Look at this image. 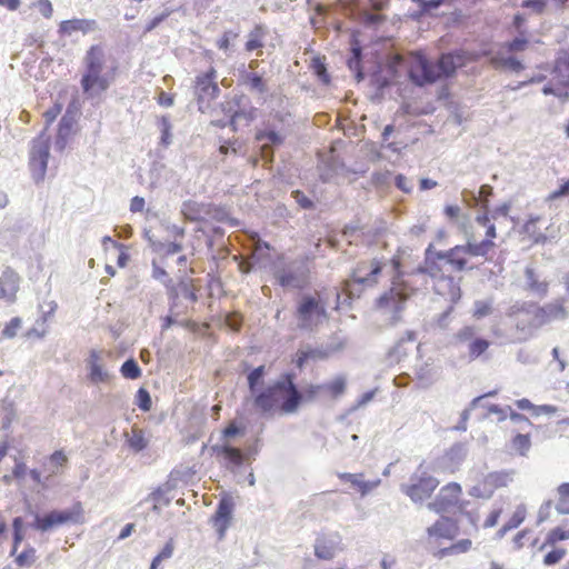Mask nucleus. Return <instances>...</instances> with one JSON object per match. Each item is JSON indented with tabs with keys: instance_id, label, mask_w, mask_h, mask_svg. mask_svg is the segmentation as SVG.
<instances>
[{
	"instance_id": "obj_9",
	"label": "nucleus",
	"mask_w": 569,
	"mask_h": 569,
	"mask_svg": "<svg viewBox=\"0 0 569 569\" xmlns=\"http://www.w3.org/2000/svg\"><path fill=\"white\" fill-rule=\"evenodd\" d=\"M50 156V140L41 132L32 140L29 166L36 183L43 181Z\"/></svg>"
},
{
	"instance_id": "obj_31",
	"label": "nucleus",
	"mask_w": 569,
	"mask_h": 569,
	"mask_svg": "<svg viewBox=\"0 0 569 569\" xmlns=\"http://www.w3.org/2000/svg\"><path fill=\"white\" fill-rule=\"evenodd\" d=\"M128 446L134 451L140 452L144 450L148 446V441L144 438V432L142 429L133 427L131 430V436L127 439Z\"/></svg>"
},
{
	"instance_id": "obj_60",
	"label": "nucleus",
	"mask_w": 569,
	"mask_h": 569,
	"mask_svg": "<svg viewBox=\"0 0 569 569\" xmlns=\"http://www.w3.org/2000/svg\"><path fill=\"white\" fill-rule=\"evenodd\" d=\"M501 513H502L501 508L493 509L492 511H490V513L487 516L486 520L483 521V525H482L483 528L495 527L498 523Z\"/></svg>"
},
{
	"instance_id": "obj_38",
	"label": "nucleus",
	"mask_w": 569,
	"mask_h": 569,
	"mask_svg": "<svg viewBox=\"0 0 569 569\" xmlns=\"http://www.w3.org/2000/svg\"><path fill=\"white\" fill-rule=\"evenodd\" d=\"M134 403L143 412L150 411L152 407L150 392L146 388L140 387L136 393Z\"/></svg>"
},
{
	"instance_id": "obj_25",
	"label": "nucleus",
	"mask_w": 569,
	"mask_h": 569,
	"mask_svg": "<svg viewBox=\"0 0 569 569\" xmlns=\"http://www.w3.org/2000/svg\"><path fill=\"white\" fill-rule=\"evenodd\" d=\"M569 540V526L562 525L550 529L545 538L543 543L541 545V549L546 547H558L560 541Z\"/></svg>"
},
{
	"instance_id": "obj_54",
	"label": "nucleus",
	"mask_w": 569,
	"mask_h": 569,
	"mask_svg": "<svg viewBox=\"0 0 569 569\" xmlns=\"http://www.w3.org/2000/svg\"><path fill=\"white\" fill-rule=\"evenodd\" d=\"M569 196V179L563 181L560 187L547 196V201H555L559 198Z\"/></svg>"
},
{
	"instance_id": "obj_45",
	"label": "nucleus",
	"mask_w": 569,
	"mask_h": 569,
	"mask_svg": "<svg viewBox=\"0 0 569 569\" xmlns=\"http://www.w3.org/2000/svg\"><path fill=\"white\" fill-rule=\"evenodd\" d=\"M322 387L330 393L332 398H337L345 392L346 381L343 378L339 377L331 382L323 385Z\"/></svg>"
},
{
	"instance_id": "obj_57",
	"label": "nucleus",
	"mask_w": 569,
	"mask_h": 569,
	"mask_svg": "<svg viewBox=\"0 0 569 569\" xmlns=\"http://www.w3.org/2000/svg\"><path fill=\"white\" fill-rule=\"evenodd\" d=\"M257 140H268L274 144H280L282 142L280 134L273 130L257 133Z\"/></svg>"
},
{
	"instance_id": "obj_59",
	"label": "nucleus",
	"mask_w": 569,
	"mask_h": 569,
	"mask_svg": "<svg viewBox=\"0 0 569 569\" xmlns=\"http://www.w3.org/2000/svg\"><path fill=\"white\" fill-rule=\"evenodd\" d=\"M491 312V306L485 301L476 302L473 317L477 319L483 318Z\"/></svg>"
},
{
	"instance_id": "obj_8",
	"label": "nucleus",
	"mask_w": 569,
	"mask_h": 569,
	"mask_svg": "<svg viewBox=\"0 0 569 569\" xmlns=\"http://www.w3.org/2000/svg\"><path fill=\"white\" fill-rule=\"evenodd\" d=\"M408 73L410 80L418 86L433 83L440 79L437 63L428 60L422 52L410 53Z\"/></svg>"
},
{
	"instance_id": "obj_23",
	"label": "nucleus",
	"mask_w": 569,
	"mask_h": 569,
	"mask_svg": "<svg viewBox=\"0 0 569 569\" xmlns=\"http://www.w3.org/2000/svg\"><path fill=\"white\" fill-rule=\"evenodd\" d=\"M94 24H96L94 20H88V19L63 20L59 24V32L61 34H66V36H71L73 32H77V31L87 33L88 31L92 30Z\"/></svg>"
},
{
	"instance_id": "obj_4",
	"label": "nucleus",
	"mask_w": 569,
	"mask_h": 569,
	"mask_svg": "<svg viewBox=\"0 0 569 569\" xmlns=\"http://www.w3.org/2000/svg\"><path fill=\"white\" fill-rule=\"evenodd\" d=\"M420 272L427 274L431 279V286L436 295L442 298L451 307L461 298V288L459 281L452 276L445 273V266L437 260H425Z\"/></svg>"
},
{
	"instance_id": "obj_64",
	"label": "nucleus",
	"mask_w": 569,
	"mask_h": 569,
	"mask_svg": "<svg viewBox=\"0 0 569 569\" xmlns=\"http://www.w3.org/2000/svg\"><path fill=\"white\" fill-rule=\"evenodd\" d=\"M248 82L251 88L257 89L260 92L266 90L264 82L260 76L252 73L248 77Z\"/></svg>"
},
{
	"instance_id": "obj_20",
	"label": "nucleus",
	"mask_w": 569,
	"mask_h": 569,
	"mask_svg": "<svg viewBox=\"0 0 569 569\" xmlns=\"http://www.w3.org/2000/svg\"><path fill=\"white\" fill-rule=\"evenodd\" d=\"M169 300L171 301V310L177 306V300L183 298L191 302L197 300L196 292L189 281L180 280L178 283H171L167 289Z\"/></svg>"
},
{
	"instance_id": "obj_32",
	"label": "nucleus",
	"mask_w": 569,
	"mask_h": 569,
	"mask_svg": "<svg viewBox=\"0 0 569 569\" xmlns=\"http://www.w3.org/2000/svg\"><path fill=\"white\" fill-rule=\"evenodd\" d=\"M120 373L129 380L139 379L142 375L141 368L134 358H128L120 367Z\"/></svg>"
},
{
	"instance_id": "obj_15",
	"label": "nucleus",
	"mask_w": 569,
	"mask_h": 569,
	"mask_svg": "<svg viewBox=\"0 0 569 569\" xmlns=\"http://www.w3.org/2000/svg\"><path fill=\"white\" fill-rule=\"evenodd\" d=\"M234 506V497L230 492H222L216 510V529L219 532V538H222L224 531L231 526Z\"/></svg>"
},
{
	"instance_id": "obj_2",
	"label": "nucleus",
	"mask_w": 569,
	"mask_h": 569,
	"mask_svg": "<svg viewBox=\"0 0 569 569\" xmlns=\"http://www.w3.org/2000/svg\"><path fill=\"white\" fill-rule=\"evenodd\" d=\"M299 390L293 376L287 373L282 380L274 382L254 397L253 405L262 412L278 411L282 415L295 413L299 408Z\"/></svg>"
},
{
	"instance_id": "obj_14",
	"label": "nucleus",
	"mask_w": 569,
	"mask_h": 569,
	"mask_svg": "<svg viewBox=\"0 0 569 569\" xmlns=\"http://www.w3.org/2000/svg\"><path fill=\"white\" fill-rule=\"evenodd\" d=\"M276 279L281 287L303 289L310 283V269L307 264L296 271L280 269L276 272Z\"/></svg>"
},
{
	"instance_id": "obj_40",
	"label": "nucleus",
	"mask_w": 569,
	"mask_h": 569,
	"mask_svg": "<svg viewBox=\"0 0 569 569\" xmlns=\"http://www.w3.org/2000/svg\"><path fill=\"white\" fill-rule=\"evenodd\" d=\"M19 289V284L17 280H10L9 282H4L0 278V299H7L12 301L16 297V293Z\"/></svg>"
},
{
	"instance_id": "obj_47",
	"label": "nucleus",
	"mask_w": 569,
	"mask_h": 569,
	"mask_svg": "<svg viewBox=\"0 0 569 569\" xmlns=\"http://www.w3.org/2000/svg\"><path fill=\"white\" fill-rule=\"evenodd\" d=\"M264 376V367L259 366L248 375V385L251 392H254L257 387L262 383Z\"/></svg>"
},
{
	"instance_id": "obj_35",
	"label": "nucleus",
	"mask_w": 569,
	"mask_h": 569,
	"mask_svg": "<svg viewBox=\"0 0 569 569\" xmlns=\"http://www.w3.org/2000/svg\"><path fill=\"white\" fill-rule=\"evenodd\" d=\"M531 447L530 435H516L511 440V449L517 453L525 456Z\"/></svg>"
},
{
	"instance_id": "obj_27",
	"label": "nucleus",
	"mask_w": 569,
	"mask_h": 569,
	"mask_svg": "<svg viewBox=\"0 0 569 569\" xmlns=\"http://www.w3.org/2000/svg\"><path fill=\"white\" fill-rule=\"evenodd\" d=\"M257 109L253 107L241 108L231 116L230 123L234 130L241 127H248L256 118Z\"/></svg>"
},
{
	"instance_id": "obj_28",
	"label": "nucleus",
	"mask_w": 569,
	"mask_h": 569,
	"mask_svg": "<svg viewBox=\"0 0 569 569\" xmlns=\"http://www.w3.org/2000/svg\"><path fill=\"white\" fill-rule=\"evenodd\" d=\"M100 356L96 350L90 351L89 356V378L92 382H103L108 379V372L103 370V368L98 363Z\"/></svg>"
},
{
	"instance_id": "obj_5",
	"label": "nucleus",
	"mask_w": 569,
	"mask_h": 569,
	"mask_svg": "<svg viewBox=\"0 0 569 569\" xmlns=\"http://www.w3.org/2000/svg\"><path fill=\"white\" fill-rule=\"evenodd\" d=\"M29 513L33 516V521L30 523V527L41 532H47L69 523H83L84 521V511L80 501H76L71 508L53 509L44 515L32 511L29 506Z\"/></svg>"
},
{
	"instance_id": "obj_18",
	"label": "nucleus",
	"mask_w": 569,
	"mask_h": 569,
	"mask_svg": "<svg viewBox=\"0 0 569 569\" xmlns=\"http://www.w3.org/2000/svg\"><path fill=\"white\" fill-rule=\"evenodd\" d=\"M468 60L469 58L463 52L442 54L437 62V69L440 72V78L452 76L458 68L466 66Z\"/></svg>"
},
{
	"instance_id": "obj_7",
	"label": "nucleus",
	"mask_w": 569,
	"mask_h": 569,
	"mask_svg": "<svg viewBox=\"0 0 569 569\" xmlns=\"http://www.w3.org/2000/svg\"><path fill=\"white\" fill-rule=\"evenodd\" d=\"M439 486V480L427 470H417L409 482L401 486V491L413 502H422L433 495Z\"/></svg>"
},
{
	"instance_id": "obj_13",
	"label": "nucleus",
	"mask_w": 569,
	"mask_h": 569,
	"mask_svg": "<svg viewBox=\"0 0 569 569\" xmlns=\"http://www.w3.org/2000/svg\"><path fill=\"white\" fill-rule=\"evenodd\" d=\"M461 496V486L457 482H449L441 487L435 500L428 507L438 513L448 512L460 505Z\"/></svg>"
},
{
	"instance_id": "obj_34",
	"label": "nucleus",
	"mask_w": 569,
	"mask_h": 569,
	"mask_svg": "<svg viewBox=\"0 0 569 569\" xmlns=\"http://www.w3.org/2000/svg\"><path fill=\"white\" fill-rule=\"evenodd\" d=\"M171 489H168V487L164 485L163 487L157 488L153 492H151L148 497L149 500H152L153 507L152 510L156 512H159V503H163L164 506H168L170 503L171 498L167 496V493Z\"/></svg>"
},
{
	"instance_id": "obj_63",
	"label": "nucleus",
	"mask_w": 569,
	"mask_h": 569,
	"mask_svg": "<svg viewBox=\"0 0 569 569\" xmlns=\"http://www.w3.org/2000/svg\"><path fill=\"white\" fill-rule=\"evenodd\" d=\"M38 10L44 18H51L53 13L52 4L49 0H39Z\"/></svg>"
},
{
	"instance_id": "obj_19",
	"label": "nucleus",
	"mask_w": 569,
	"mask_h": 569,
	"mask_svg": "<svg viewBox=\"0 0 569 569\" xmlns=\"http://www.w3.org/2000/svg\"><path fill=\"white\" fill-rule=\"evenodd\" d=\"M340 548V538L338 535L332 537L321 536L315 543V556L321 560H332Z\"/></svg>"
},
{
	"instance_id": "obj_43",
	"label": "nucleus",
	"mask_w": 569,
	"mask_h": 569,
	"mask_svg": "<svg viewBox=\"0 0 569 569\" xmlns=\"http://www.w3.org/2000/svg\"><path fill=\"white\" fill-rule=\"evenodd\" d=\"M526 517H527L526 506L519 505V506H517L513 513L511 515V517L508 519V521L506 523L509 526V528L516 529L525 521Z\"/></svg>"
},
{
	"instance_id": "obj_29",
	"label": "nucleus",
	"mask_w": 569,
	"mask_h": 569,
	"mask_svg": "<svg viewBox=\"0 0 569 569\" xmlns=\"http://www.w3.org/2000/svg\"><path fill=\"white\" fill-rule=\"evenodd\" d=\"M216 450L222 458L226 460V462L231 467H239L242 465L244 460V455L242 451L238 448L230 447L228 445H223L220 448L216 447Z\"/></svg>"
},
{
	"instance_id": "obj_62",
	"label": "nucleus",
	"mask_w": 569,
	"mask_h": 569,
	"mask_svg": "<svg viewBox=\"0 0 569 569\" xmlns=\"http://www.w3.org/2000/svg\"><path fill=\"white\" fill-rule=\"evenodd\" d=\"M530 535V530L529 529H523L521 531H519L515 537H513V540H512V543H513V549L515 550H520L521 548H523L525 546V539L528 538V536Z\"/></svg>"
},
{
	"instance_id": "obj_56",
	"label": "nucleus",
	"mask_w": 569,
	"mask_h": 569,
	"mask_svg": "<svg viewBox=\"0 0 569 569\" xmlns=\"http://www.w3.org/2000/svg\"><path fill=\"white\" fill-rule=\"evenodd\" d=\"M476 336V329L472 326H466L456 333L459 342H467Z\"/></svg>"
},
{
	"instance_id": "obj_46",
	"label": "nucleus",
	"mask_w": 569,
	"mask_h": 569,
	"mask_svg": "<svg viewBox=\"0 0 569 569\" xmlns=\"http://www.w3.org/2000/svg\"><path fill=\"white\" fill-rule=\"evenodd\" d=\"M323 389L322 385H309L307 386L302 392L299 391V396H300V399H299V406L301 405V402L303 401H313L318 395L320 393V391Z\"/></svg>"
},
{
	"instance_id": "obj_33",
	"label": "nucleus",
	"mask_w": 569,
	"mask_h": 569,
	"mask_svg": "<svg viewBox=\"0 0 569 569\" xmlns=\"http://www.w3.org/2000/svg\"><path fill=\"white\" fill-rule=\"evenodd\" d=\"M157 126L161 132L160 146H162L163 148H167L168 146L171 144V138H172V134H171L172 124L170 122L169 116H161L158 119Z\"/></svg>"
},
{
	"instance_id": "obj_61",
	"label": "nucleus",
	"mask_w": 569,
	"mask_h": 569,
	"mask_svg": "<svg viewBox=\"0 0 569 569\" xmlns=\"http://www.w3.org/2000/svg\"><path fill=\"white\" fill-rule=\"evenodd\" d=\"M226 325L232 330L238 331L242 325V317L239 313L228 315L226 318Z\"/></svg>"
},
{
	"instance_id": "obj_24",
	"label": "nucleus",
	"mask_w": 569,
	"mask_h": 569,
	"mask_svg": "<svg viewBox=\"0 0 569 569\" xmlns=\"http://www.w3.org/2000/svg\"><path fill=\"white\" fill-rule=\"evenodd\" d=\"M267 36V29L262 24H256L253 29L248 33V40L244 44V49L248 52L263 48L264 39Z\"/></svg>"
},
{
	"instance_id": "obj_16",
	"label": "nucleus",
	"mask_w": 569,
	"mask_h": 569,
	"mask_svg": "<svg viewBox=\"0 0 569 569\" xmlns=\"http://www.w3.org/2000/svg\"><path fill=\"white\" fill-rule=\"evenodd\" d=\"M382 270V263L378 259L361 260L352 272L355 282L361 284H375Z\"/></svg>"
},
{
	"instance_id": "obj_26",
	"label": "nucleus",
	"mask_w": 569,
	"mask_h": 569,
	"mask_svg": "<svg viewBox=\"0 0 569 569\" xmlns=\"http://www.w3.org/2000/svg\"><path fill=\"white\" fill-rule=\"evenodd\" d=\"M328 357V353L321 349H299L296 353L295 363L297 368L302 369L309 360H322Z\"/></svg>"
},
{
	"instance_id": "obj_17",
	"label": "nucleus",
	"mask_w": 569,
	"mask_h": 569,
	"mask_svg": "<svg viewBox=\"0 0 569 569\" xmlns=\"http://www.w3.org/2000/svg\"><path fill=\"white\" fill-rule=\"evenodd\" d=\"M401 303V295L391 289L390 291L386 292L379 298L377 308L383 315H390L391 323H395L399 319V313L403 309V306Z\"/></svg>"
},
{
	"instance_id": "obj_12",
	"label": "nucleus",
	"mask_w": 569,
	"mask_h": 569,
	"mask_svg": "<svg viewBox=\"0 0 569 569\" xmlns=\"http://www.w3.org/2000/svg\"><path fill=\"white\" fill-rule=\"evenodd\" d=\"M509 481L510 475L508 472H490L478 479V481L471 487L469 493L476 498H490L497 489L506 487Z\"/></svg>"
},
{
	"instance_id": "obj_30",
	"label": "nucleus",
	"mask_w": 569,
	"mask_h": 569,
	"mask_svg": "<svg viewBox=\"0 0 569 569\" xmlns=\"http://www.w3.org/2000/svg\"><path fill=\"white\" fill-rule=\"evenodd\" d=\"M556 509L559 513H569V482H563L557 487Z\"/></svg>"
},
{
	"instance_id": "obj_3",
	"label": "nucleus",
	"mask_w": 569,
	"mask_h": 569,
	"mask_svg": "<svg viewBox=\"0 0 569 569\" xmlns=\"http://www.w3.org/2000/svg\"><path fill=\"white\" fill-rule=\"evenodd\" d=\"M84 72L80 83L84 94L93 96L96 89L99 93L110 87L109 79L102 74L106 63V53L100 44L91 46L83 58Z\"/></svg>"
},
{
	"instance_id": "obj_39",
	"label": "nucleus",
	"mask_w": 569,
	"mask_h": 569,
	"mask_svg": "<svg viewBox=\"0 0 569 569\" xmlns=\"http://www.w3.org/2000/svg\"><path fill=\"white\" fill-rule=\"evenodd\" d=\"M490 346V342L482 338L473 339L468 347L469 357L476 359L485 353Z\"/></svg>"
},
{
	"instance_id": "obj_51",
	"label": "nucleus",
	"mask_w": 569,
	"mask_h": 569,
	"mask_svg": "<svg viewBox=\"0 0 569 569\" xmlns=\"http://www.w3.org/2000/svg\"><path fill=\"white\" fill-rule=\"evenodd\" d=\"M20 327L21 319L19 317H13L3 328L2 336L8 339L14 338Z\"/></svg>"
},
{
	"instance_id": "obj_58",
	"label": "nucleus",
	"mask_w": 569,
	"mask_h": 569,
	"mask_svg": "<svg viewBox=\"0 0 569 569\" xmlns=\"http://www.w3.org/2000/svg\"><path fill=\"white\" fill-rule=\"evenodd\" d=\"M174 551V542L173 539L170 538L164 546L161 548V550L158 552L157 557L163 561L167 559H170Z\"/></svg>"
},
{
	"instance_id": "obj_48",
	"label": "nucleus",
	"mask_w": 569,
	"mask_h": 569,
	"mask_svg": "<svg viewBox=\"0 0 569 569\" xmlns=\"http://www.w3.org/2000/svg\"><path fill=\"white\" fill-rule=\"evenodd\" d=\"M244 435V427L237 426L236 422L229 423L228 427H226L221 432V439L223 442H228L230 439L243 436Z\"/></svg>"
},
{
	"instance_id": "obj_1",
	"label": "nucleus",
	"mask_w": 569,
	"mask_h": 569,
	"mask_svg": "<svg viewBox=\"0 0 569 569\" xmlns=\"http://www.w3.org/2000/svg\"><path fill=\"white\" fill-rule=\"evenodd\" d=\"M495 217L485 212L478 214L466 230V244H458L449 250L439 251L431 260L447 263L452 270L462 272L473 269L472 257H486L495 247L497 238Z\"/></svg>"
},
{
	"instance_id": "obj_6",
	"label": "nucleus",
	"mask_w": 569,
	"mask_h": 569,
	"mask_svg": "<svg viewBox=\"0 0 569 569\" xmlns=\"http://www.w3.org/2000/svg\"><path fill=\"white\" fill-rule=\"evenodd\" d=\"M299 328L312 330L328 318L326 303L318 293L303 295L296 309Z\"/></svg>"
},
{
	"instance_id": "obj_37",
	"label": "nucleus",
	"mask_w": 569,
	"mask_h": 569,
	"mask_svg": "<svg viewBox=\"0 0 569 569\" xmlns=\"http://www.w3.org/2000/svg\"><path fill=\"white\" fill-rule=\"evenodd\" d=\"M152 250L157 253L163 252L166 256H172L182 250V246L177 241H152Z\"/></svg>"
},
{
	"instance_id": "obj_44",
	"label": "nucleus",
	"mask_w": 569,
	"mask_h": 569,
	"mask_svg": "<svg viewBox=\"0 0 569 569\" xmlns=\"http://www.w3.org/2000/svg\"><path fill=\"white\" fill-rule=\"evenodd\" d=\"M76 122L74 116L70 112L69 108L66 113L61 117L58 124V132L70 136L73 124Z\"/></svg>"
},
{
	"instance_id": "obj_55",
	"label": "nucleus",
	"mask_w": 569,
	"mask_h": 569,
	"mask_svg": "<svg viewBox=\"0 0 569 569\" xmlns=\"http://www.w3.org/2000/svg\"><path fill=\"white\" fill-rule=\"evenodd\" d=\"M171 14L170 10H164L162 13L153 17L144 27V33L151 32L154 30L160 23H162Z\"/></svg>"
},
{
	"instance_id": "obj_50",
	"label": "nucleus",
	"mask_w": 569,
	"mask_h": 569,
	"mask_svg": "<svg viewBox=\"0 0 569 569\" xmlns=\"http://www.w3.org/2000/svg\"><path fill=\"white\" fill-rule=\"evenodd\" d=\"M152 277L156 280L161 281L167 289L173 282L172 279L168 277L167 271L162 267H160L154 260L152 261Z\"/></svg>"
},
{
	"instance_id": "obj_11",
	"label": "nucleus",
	"mask_w": 569,
	"mask_h": 569,
	"mask_svg": "<svg viewBox=\"0 0 569 569\" xmlns=\"http://www.w3.org/2000/svg\"><path fill=\"white\" fill-rule=\"evenodd\" d=\"M460 533L458 520L441 516L426 530L427 541L431 545H441L443 541H453Z\"/></svg>"
},
{
	"instance_id": "obj_41",
	"label": "nucleus",
	"mask_w": 569,
	"mask_h": 569,
	"mask_svg": "<svg viewBox=\"0 0 569 569\" xmlns=\"http://www.w3.org/2000/svg\"><path fill=\"white\" fill-rule=\"evenodd\" d=\"M551 550L548 551L543 557V565L546 566H553L560 562L565 556L567 555V551L562 547H550Z\"/></svg>"
},
{
	"instance_id": "obj_52",
	"label": "nucleus",
	"mask_w": 569,
	"mask_h": 569,
	"mask_svg": "<svg viewBox=\"0 0 569 569\" xmlns=\"http://www.w3.org/2000/svg\"><path fill=\"white\" fill-rule=\"evenodd\" d=\"M526 274L528 278V283H529L530 289L542 292V293H545L547 291V283L538 281L535 277V272L532 269H527Z\"/></svg>"
},
{
	"instance_id": "obj_42",
	"label": "nucleus",
	"mask_w": 569,
	"mask_h": 569,
	"mask_svg": "<svg viewBox=\"0 0 569 569\" xmlns=\"http://www.w3.org/2000/svg\"><path fill=\"white\" fill-rule=\"evenodd\" d=\"M36 561V549L27 546L24 550L16 557V563L19 567H30Z\"/></svg>"
},
{
	"instance_id": "obj_22",
	"label": "nucleus",
	"mask_w": 569,
	"mask_h": 569,
	"mask_svg": "<svg viewBox=\"0 0 569 569\" xmlns=\"http://www.w3.org/2000/svg\"><path fill=\"white\" fill-rule=\"evenodd\" d=\"M473 542L470 538L459 539L448 547L439 548L433 552V557L437 559H443L449 556H458L471 551Z\"/></svg>"
},
{
	"instance_id": "obj_53",
	"label": "nucleus",
	"mask_w": 569,
	"mask_h": 569,
	"mask_svg": "<svg viewBox=\"0 0 569 569\" xmlns=\"http://www.w3.org/2000/svg\"><path fill=\"white\" fill-rule=\"evenodd\" d=\"M555 68L569 78V52H563L557 58Z\"/></svg>"
},
{
	"instance_id": "obj_49",
	"label": "nucleus",
	"mask_w": 569,
	"mask_h": 569,
	"mask_svg": "<svg viewBox=\"0 0 569 569\" xmlns=\"http://www.w3.org/2000/svg\"><path fill=\"white\" fill-rule=\"evenodd\" d=\"M68 458L62 450H56L49 457V463L51 466L50 476L57 473V468L67 463Z\"/></svg>"
},
{
	"instance_id": "obj_10",
	"label": "nucleus",
	"mask_w": 569,
	"mask_h": 569,
	"mask_svg": "<svg viewBox=\"0 0 569 569\" xmlns=\"http://www.w3.org/2000/svg\"><path fill=\"white\" fill-rule=\"evenodd\" d=\"M193 99L199 112L208 114L213 112V66L196 77Z\"/></svg>"
},
{
	"instance_id": "obj_36",
	"label": "nucleus",
	"mask_w": 569,
	"mask_h": 569,
	"mask_svg": "<svg viewBox=\"0 0 569 569\" xmlns=\"http://www.w3.org/2000/svg\"><path fill=\"white\" fill-rule=\"evenodd\" d=\"M191 478V473L188 468L184 469H173L170 475L169 479L166 482V486L168 489H173L178 486L179 482H188Z\"/></svg>"
},
{
	"instance_id": "obj_21",
	"label": "nucleus",
	"mask_w": 569,
	"mask_h": 569,
	"mask_svg": "<svg viewBox=\"0 0 569 569\" xmlns=\"http://www.w3.org/2000/svg\"><path fill=\"white\" fill-rule=\"evenodd\" d=\"M338 478L343 482H349L351 486H353L361 496L368 495L370 491H372L375 488H377L380 485V480H373V481H365L362 473H348L342 472L338 475Z\"/></svg>"
}]
</instances>
